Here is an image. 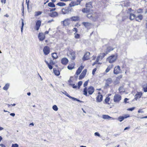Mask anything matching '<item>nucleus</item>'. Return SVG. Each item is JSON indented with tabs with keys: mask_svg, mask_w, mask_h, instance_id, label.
Returning a JSON list of instances; mask_svg holds the SVG:
<instances>
[{
	"mask_svg": "<svg viewBox=\"0 0 147 147\" xmlns=\"http://www.w3.org/2000/svg\"><path fill=\"white\" fill-rule=\"evenodd\" d=\"M94 91V89L93 87L90 86L88 89L87 90L86 87H85L84 90V94L87 95V91L89 94L91 95L92 94Z\"/></svg>",
	"mask_w": 147,
	"mask_h": 147,
	"instance_id": "nucleus-1",
	"label": "nucleus"
},
{
	"mask_svg": "<svg viewBox=\"0 0 147 147\" xmlns=\"http://www.w3.org/2000/svg\"><path fill=\"white\" fill-rule=\"evenodd\" d=\"M117 54L112 55L109 57L107 59V60L110 63L114 62L117 59Z\"/></svg>",
	"mask_w": 147,
	"mask_h": 147,
	"instance_id": "nucleus-2",
	"label": "nucleus"
},
{
	"mask_svg": "<svg viewBox=\"0 0 147 147\" xmlns=\"http://www.w3.org/2000/svg\"><path fill=\"white\" fill-rule=\"evenodd\" d=\"M86 8L83 9L82 11L83 13H88L90 11V9L92 7V3L90 2L87 3L86 4Z\"/></svg>",
	"mask_w": 147,
	"mask_h": 147,
	"instance_id": "nucleus-3",
	"label": "nucleus"
},
{
	"mask_svg": "<svg viewBox=\"0 0 147 147\" xmlns=\"http://www.w3.org/2000/svg\"><path fill=\"white\" fill-rule=\"evenodd\" d=\"M121 99V95L119 94H115L113 97V101L115 103H118L119 102Z\"/></svg>",
	"mask_w": 147,
	"mask_h": 147,
	"instance_id": "nucleus-4",
	"label": "nucleus"
},
{
	"mask_svg": "<svg viewBox=\"0 0 147 147\" xmlns=\"http://www.w3.org/2000/svg\"><path fill=\"white\" fill-rule=\"evenodd\" d=\"M67 55L70 57L72 60H74L75 58V54L74 51L71 50H68L67 53Z\"/></svg>",
	"mask_w": 147,
	"mask_h": 147,
	"instance_id": "nucleus-5",
	"label": "nucleus"
},
{
	"mask_svg": "<svg viewBox=\"0 0 147 147\" xmlns=\"http://www.w3.org/2000/svg\"><path fill=\"white\" fill-rule=\"evenodd\" d=\"M112 83L113 81L112 79L111 78H108L105 81V88H107L108 87L110 86Z\"/></svg>",
	"mask_w": 147,
	"mask_h": 147,
	"instance_id": "nucleus-6",
	"label": "nucleus"
},
{
	"mask_svg": "<svg viewBox=\"0 0 147 147\" xmlns=\"http://www.w3.org/2000/svg\"><path fill=\"white\" fill-rule=\"evenodd\" d=\"M113 72L116 74H117L121 72V69L119 66L115 67Z\"/></svg>",
	"mask_w": 147,
	"mask_h": 147,
	"instance_id": "nucleus-7",
	"label": "nucleus"
},
{
	"mask_svg": "<svg viewBox=\"0 0 147 147\" xmlns=\"http://www.w3.org/2000/svg\"><path fill=\"white\" fill-rule=\"evenodd\" d=\"M83 68L84 67L82 66H81L79 67L76 71V74L75 75L76 78L77 77V76L80 74L82 71V70L83 69Z\"/></svg>",
	"mask_w": 147,
	"mask_h": 147,
	"instance_id": "nucleus-8",
	"label": "nucleus"
},
{
	"mask_svg": "<svg viewBox=\"0 0 147 147\" xmlns=\"http://www.w3.org/2000/svg\"><path fill=\"white\" fill-rule=\"evenodd\" d=\"M38 37L39 40L42 41L45 39V34L42 33H39L38 35Z\"/></svg>",
	"mask_w": 147,
	"mask_h": 147,
	"instance_id": "nucleus-9",
	"label": "nucleus"
},
{
	"mask_svg": "<svg viewBox=\"0 0 147 147\" xmlns=\"http://www.w3.org/2000/svg\"><path fill=\"white\" fill-rule=\"evenodd\" d=\"M43 51L45 55H47L50 52L49 47L48 46L44 47L43 49Z\"/></svg>",
	"mask_w": 147,
	"mask_h": 147,
	"instance_id": "nucleus-10",
	"label": "nucleus"
},
{
	"mask_svg": "<svg viewBox=\"0 0 147 147\" xmlns=\"http://www.w3.org/2000/svg\"><path fill=\"white\" fill-rule=\"evenodd\" d=\"M63 93L65 94V95L68 96L69 98H71L73 100H76L78 102H81L80 100H79L78 99L76 98H75L74 97H71L68 94L66 91H65L64 92H63Z\"/></svg>",
	"mask_w": 147,
	"mask_h": 147,
	"instance_id": "nucleus-11",
	"label": "nucleus"
},
{
	"mask_svg": "<svg viewBox=\"0 0 147 147\" xmlns=\"http://www.w3.org/2000/svg\"><path fill=\"white\" fill-rule=\"evenodd\" d=\"M87 72L86 69L84 70L79 76V79L81 80L86 75Z\"/></svg>",
	"mask_w": 147,
	"mask_h": 147,
	"instance_id": "nucleus-12",
	"label": "nucleus"
},
{
	"mask_svg": "<svg viewBox=\"0 0 147 147\" xmlns=\"http://www.w3.org/2000/svg\"><path fill=\"white\" fill-rule=\"evenodd\" d=\"M41 21L40 20H38L36 24L35 29L37 30H38L41 25Z\"/></svg>",
	"mask_w": 147,
	"mask_h": 147,
	"instance_id": "nucleus-13",
	"label": "nucleus"
},
{
	"mask_svg": "<svg viewBox=\"0 0 147 147\" xmlns=\"http://www.w3.org/2000/svg\"><path fill=\"white\" fill-rule=\"evenodd\" d=\"M90 55V53L89 52H86L85 53L84 57L83 58V60L85 61L88 59L89 58Z\"/></svg>",
	"mask_w": 147,
	"mask_h": 147,
	"instance_id": "nucleus-14",
	"label": "nucleus"
},
{
	"mask_svg": "<svg viewBox=\"0 0 147 147\" xmlns=\"http://www.w3.org/2000/svg\"><path fill=\"white\" fill-rule=\"evenodd\" d=\"M142 95L141 92H137L135 96V99L137 100L138 98H140Z\"/></svg>",
	"mask_w": 147,
	"mask_h": 147,
	"instance_id": "nucleus-15",
	"label": "nucleus"
},
{
	"mask_svg": "<svg viewBox=\"0 0 147 147\" xmlns=\"http://www.w3.org/2000/svg\"><path fill=\"white\" fill-rule=\"evenodd\" d=\"M49 15L51 17L54 18L57 17L58 15V14L57 12L54 11L52 13H49Z\"/></svg>",
	"mask_w": 147,
	"mask_h": 147,
	"instance_id": "nucleus-16",
	"label": "nucleus"
},
{
	"mask_svg": "<svg viewBox=\"0 0 147 147\" xmlns=\"http://www.w3.org/2000/svg\"><path fill=\"white\" fill-rule=\"evenodd\" d=\"M68 62V60L66 58H63L61 60V63L63 65H65L67 64Z\"/></svg>",
	"mask_w": 147,
	"mask_h": 147,
	"instance_id": "nucleus-17",
	"label": "nucleus"
},
{
	"mask_svg": "<svg viewBox=\"0 0 147 147\" xmlns=\"http://www.w3.org/2000/svg\"><path fill=\"white\" fill-rule=\"evenodd\" d=\"M102 118L104 119H111L112 120H114L115 118L110 117V116L108 115H103L102 116Z\"/></svg>",
	"mask_w": 147,
	"mask_h": 147,
	"instance_id": "nucleus-18",
	"label": "nucleus"
},
{
	"mask_svg": "<svg viewBox=\"0 0 147 147\" xmlns=\"http://www.w3.org/2000/svg\"><path fill=\"white\" fill-rule=\"evenodd\" d=\"M103 96L102 95H98L96 97V101L98 102H101L102 100Z\"/></svg>",
	"mask_w": 147,
	"mask_h": 147,
	"instance_id": "nucleus-19",
	"label": "nucleus"
},
{
	"mask_svg": "<svg viewBox=\"0 0 147 147\" xmlns=\"http://www.w3.org/2000/svg\"><path fill=\"white\" fill-rule=\"evenodd\" d=\"M79 4V3H78V1H74L71 2L69 4V5L70 7H72L76 5H78Z\"/></svg>",
	"mask_w": 147,
	"mask_h": 147,
	"instance_id": "nucleus-20",
	"label": "nucleus"
},
{
	"mask_svg": "<svg viewBox=\"0 0 147 147\" xmlns=\"http://www.w3.org/2000/svg\"><path fill=\"white\" fill-rule=\"evenodd\" d=\"M64 26H66L69 25L70 23V20L69 19L65 20L63 21Z\"/></svg>",
	"mask_w": 147,
	"mask_h": 147,
	"instance_id": "nucleus-21",
	"label": "nucleus"
},
{
	"mask_svg": "<svg viewBox=\"0 0 147 147\" xmlns=\"http://www.w3.org/2000/svg\"><path fill=\"white\" fill-rule=\"evenodd\" d=\"M69 11V9L68 8H65L63 9L62 10V13L64 14L68 13Z\"/></svg>",
	"mask_w": 147,
	"mask_h": 147,
	"instance_id": "nucleus-22",
	"label": "nucleus"
},
{
	"mask_svg": "<svg viewBox=\"0 0 147 147\" xmlns=\"http://www.w3.org/2000/svg\"><path fill=\"white\" fill-rule=\"evenodd\" d=\"M83 24L87 28H90V26L92 25V24L89 22H84Z\"/></svg>",
	"mask_w": 147,
	"mask_h": 147,
	"instance_id": "nucleus-23",
	"label": "nucleus"
},
{
	"mask_svg": "<svg viewBox=\"0 0 147 147\" xmlns=\"http://www.w3.org/2000/svg\"><path fill=\"white\" fill-rule=\"evenodd\" d=\"M143 18V16L142 15L140 14L136 17V21L139 22L138 19L140 21Z\"/></svg>",
	"mask_w": 147,
	"mask_h": 147,
	"instance_id": "nucleus-24",
	"label": "nucleus"
},
{
	"mask_svg": "<svg viewBox=\"0 0 147 147\" xmlns=\"http://www.w3.org/2000/svg\"><path fill=\"white\" fill-rule=\"evenodd\" d=\"M136 17V16L134 14L132 13H130L129 19L130 20H133Z\"/></svg>",
	"mask_w": 147,
	"mask_h": 147,
	"instance_id": "nucleus-25",
	"label": "nucleus"
},
{
	"mask_svg": "<svg viewBox=\"0 0 147 147\" xmlns=\"http://www.w3.org/2000/svg\"><path fill=\"white\" fill-rule=\"evenodd\" d=\"M72 21H76L79 20V17L78 16H74L71 18Z\"/></svg>",
	"mask_w": 147,
	"mask_h": 147,
	"instance_id": "nucleus-26",
	"label": "nucleus"
},
{
	"mask_svg": "<svg viewBox=\"0 0 147 147\" xmlns=\"http://www.w3.org/2000/svg\"><path fill=\"white\" fill-rule=\"evenodd\" d=\"M113 66V65H112L109 66L105 70L106 73H107L109 72V71L112 68Z\"/></svg>",
	"mask_w": 147,
	"mask_h": 147,
	"instance_id": "nucleus-27",
	"label": "nucleus"
},
{
	"mask_svg": "<svg viewBox=\"0 0 147 147\" xmlns=\"http://www.w3.org/2000/svg\"><path fill=\"white\" fill-rule=\"evenodd\" d=\"M9 84H6L3 88V90H7L9 88Z\"/></svg>",
	"mask_w": 147,
	"mask_h": 147,
	"instance_id": "nucleus-28",
	"label": "nucleus"
},
{
	"mask_svg": "<svg viewBox=\"0 0 147 147\" xmlns=\"http://www.w3.org/2000/svg\"><path fill=\"white\" fill-rule=\"evenodd\" d=\"M53 72L57 76H58L60 75V72L58 70H55L53 69Z\"/></svg>",
	"mask_w": 147,
	"mask_h": 147,
	"instance_id": "nucleus-29",
	"label": "nucleus"
},
{
	"mask_svg": "<svg viewBox=\"0 0 147 147\" xmlns=\"http://www.w3.org/2000/svg\"><path fill=\"white\" fill-rule=\"evenodd\" d=\"M48 5L49 7H55V5L52 2H50L49 3Z\"/></svg>",
	"mask_w": 147,
	"mask_h": 147,
	"instance_id": "nucleus-30",
	"label": "nucleus"
},
{
	"mask_svg": "<svg viewBox=\"0 0 147 147\" xmlns=\"http://www.w3.org/2000/svg\"><path fill=\"white\" fill-rule=\"evenodd\" d=\"M110 98L109 97H107L105 99V102L108 105L110 104V103L109 102V101L110 100Z\"/></svg>",
	"mask_w": 147,
	"mask_h": 147,
	"instance_id": "nucleus-31",
	"label": "nucleus"
},
{
	"mask_svg": "<svg viewBox=\"0 0 147 147\" xmlns=\"http://www.w3.org/2000/svg\"><path fill=\"white\" fill-rule=\"evenodd\" d=\"M65 4L63 2H59L57 4V5L59 6H63L65 5Z\"/></svg>",
	"mask_w": 147,
	"mask_h": 147,
	"instance_id": "nucleus-32",
	"label": "nucleus"
},
{
	"mask_svg": "<svg viewBox=\"0 0 147 147\" xmlns=\"http://www.w3.org/2000/svg\"><path fill=\"white\" fill-rule=\"evenodd\" d=\"M73 77H71L70 78L69 80L68 81V82L69 83V85H70L71 83H73Z\"/></svg>",
	"mask_w": 147,
	"mask_h": 147,
	"instance_id": "nucleus-33",
	"label": "nucleus"
},
{
	"mask_svg": "<svg viewBox=\"0 0 147 147\" xmlns=\"http://www.w3.org/2000/svg\"><path fill=\"white\" fill-rule=\"evenodd\" d=\"M42 13V12L40 11H36L35 12V15L34 16L35 17L38 16L40 15H41Z\"/></svg>",
	"mask_w": 147,
	"mask_h": 147,
	"instance_id": "nucleus-34",
	"label": "nucleus"
},
{
	"mask_svg": "<svg viewBox=\"0 0 147 147\" xmlns=\"http://www.w3.org/2000/svg\"><path fill=\"white\" fill-rule=\"evenodd\" d=\"M53 62L51 63V62H50V63L48 64H47V65L48 66L49 68L50 69H52L53 68V67L52 66V65H53Z\"/></svg>",
	"mask_w": 147,
	"mask_h": 147,
	"instance_id": "nucleus-35",
	"label": "nucleus"
},
{
	"mask_svg": "<svg viewBox=\"0 0 147 147\" xmlns=\"http://www.w3.org/2000/svg\"><path fill=\"white\" fill-rule=\"evenodd\" d=\"M52 57L54 59H56L58 57L57 54L56 53H52Z\"/></svg>",
	"mask_w": 147,
	"mask_h": 147,
	"instance_id": "nucleus-36",
	"label": "nucleus"
},
{
	"mask_svg": "<svg viewBox=\"0 0 147 147\" xmlns=\"http://www.w3.org/2000/svg\"><path fill=\"white\" fill-rule=\"evenodd\" d=\"M103 58L101 55H100L96 59V62H98L99 60H102Z\"/></svg>",
	"mask_w": 147,
	"mask_h": 147,
	"instance_id": "nucleus-37",
	"label": "nucleus"
},
{
	"mask_svg": "<svg viewBox=\"0 0 147 147\" xmlns=\"http://www.w3.org/2000/svg\"><path fill=\"white\" fill-rule=\"evenodd\" d=\"M113 49L111 47H109L107 48V52L109 53L111 51H113Z\"/></svg>",
	"mask_w": 147,
	"mask_h": 147,
	"instance_id": "nucleus-38",
	"label": "nucleus"
},
{
	"mask_svg": "<svg viewBox=\"0 0 147 147\" xmlns=\"http://www.w3.org/2000/svg\"><path fill=\"white\" fill-rule=\"evenodd\" d=\"M92 15H92V14H88L87 15V16L88 18L91 19H93Z\"/></svg>",
	"mask_w": 147,
	"mask_h": 147,
	"instance_id": "nucleus-39",
	"label": "nucleus"
},
{
	"mask_svg": "<svg viewBox=\"0 0 147 147\" xmlns=\"http://www.w3.org/2000/svg\"><path fill=\"white\" fill-rule=\"evenodd\" d=\"M143 9H139L137 10V13H142L143 12Z\"/></svg>",
	"mask_w": 147,
	"mask_h": 147,
	"instance_id": "nucleus-40",
	"label": "nucleus"
},
{
	"mask_svg": "<svg viewBox=\"0 0 147 147\" xmlns=\"http://www.w3.org/2000/svg\"><path fill=\"white\" fill-rule=\"evenodd\" d=\"M22 26L21 28V32L22 33L23 32V27L24 26V23L23 22V19H22Z\"/></svg>",
	"mask_w": 147,
	"mask_h": 147,
	"instance_id": "nucleus-41",
	"label": "nucleus"
},
{
	"mask_svg": "<svg viewBox=\"0 0 147 147\" xmlns=\"http://www.w3.org/2000/svg\"><path fill=\"white\" fill-rule=\"evenodd\" d=\"M118 120L120 122H121L124 120V119L123 116H120L118 118Z\"/></svg>",
	"mask_w": 147,
	"mask_h": 147,
	"instance_id": "nucleus-42",
	"label": "nucleus"
},
{
	"mask_svg": "<svg viewBox=\"0 0 147 147\" xmlns=\"http://www.w3.org/2000/svg\"><path fill=\"white\" fill-rule=\"evenodd\" d=\"M53 109L55 111H57L58 110V108L57 106L56 105H54L53 107Z\"/></svg>",
	"mask_w": 147,
	"mask_h": 147,
	"instance_id": "nucleus-43",
	"label": "nucleus"
},
{
	"mask_svg": "<svg viewBox=\"0 0 147 147\" xmlns=\"http://www.w3.org/2000/svg\"><path fill=\"white\" fill-rule=\"evenodd\" d=\"M82 81L79 82L78 83V89L80 88V86L82 85Z\"/></svg>",
	"mask_w": 147,
	"mask_h": 147,
	"instance_id": "nucleus-44",
	"label": "nucleus"
},
{
	"mask_svg": "<svg viewBox=\"0 0 147 147\" xmlns=\"http://www.w3.org/2000/svg\"><path fill=\"white\" fill-rule=\"evenodd\" d=\"M70 85L72 86L73 88H77V86L75 85V84L74 83H70Z\"/></svg>",
	"mask_w": 147,
	"mask_h": 147,
	"instance_id": "nucleus-45",
	"label": "nucleus"
},
{
	"mask_svg": "<svg viewBox=\"0 0 147 147\" xmlns=\"http://www.w3.org/2000/svg\"><path fill=\"white\" fill-rule=\"evenodd\" d=\"M143 89L144 92H147V84H146V86H144L143 87Z\"/></svg>",
	"mask_w": 147,
	"mask_h": 147,
	"instance_id": "nucleus-46",
	"label": "nucleus"
},
{
	"mask_svg": "<svg viewBox=\"0 0 147 147\" xmlns=\"http://www.w3.org/2000/svg\"><path fill=\"white\" fill-rule=\"evenodd\" d=\"M88 80H87L84 83V87H85L86 86H87V85H88Z\"/></svg>",
	"mask_w": 147,
	"mask_h": 147,
	"instance_id": "nucleus-47",
	"label": "nucleus"
},
{
	"mask_svg": "<svg viewBox=\"0 0 147 147\" xmlns=\"http://www.w3.org/2000/svg\"><path fill=\"white\" fill-rule=\"evenodd\" d=\"M123 119H124L127 118L129 117L130 116L129 115L127 114L123 116Z\"/></svg>",
	"mask_w": 147,
	"mask_h": 147,
	"instance_id": "nucleus-48",
	"label": "nucleus"
},
{
	"mask_svg": "<svg viewBox=\"0 0 147 147\" xmlns=\"http://www.w3.org/2000/svg\"><path fill=\"white\" fill-rule=\"evenodd\" d=\"M108 52H107V51H106V53H102L101 54L102 55L101 56H102V58H103V57H104L108 53Z\"/></svg>",
	"mask_w": 147,
	"mask_h": 147,
	"instance_id": "nucleus-49",
	"label": "nucleus"
},
{
	"mask_svg": "<svg viewBox=\"0 0 147 147\" xmlns=\"http://www.w3.org/2000/svg\"><path fill=\"white\" fill-rule=\"evenodd\" d=\"M18 145L17 144H12L11 146V147H18Z\"/></svg>",
	"mask_w": 147,
	"mask_h": 147,
	"instance_id": "nucleus-50",
	"label": "nucleus"
},
{
	"mask_svg": "<svg viewBox=\"0 0 147 147\" xmlns=\"http://www.w3.org/2000/svg\"><path fill=\"white\" fill-rule=\"evenodd\" d=\"M75 37L76 38H79L80 37V35L78 34H76L75 35Z\"/></svg>",
	"mask_w": 147,
	"mask_h": 147,
	"instance_id": "nucleus-51",
	"label": "nucleus"
},
{
	"mask_svg": "<svg viewBox=\"0 0 147 147\" xmlns=\"http://www.w3.org/2000/svg\"><path fill=\"white\" fill-rule=\"evenodd\" d=\"M135 108V107H133L131 108H129L127 109V110L130 111H132Z\"/></svg>",
	"mask_w": 147,
	"mask_h": 147,
	"instance_id": "nucleus-52",
	"label": "nucleus"
},
{
	"mask_svg": "<svg viewBox=\"0 0 147 147\" xmlns=\"http://www.w3.org/2000/svg\"><path fill=\"white\" fill-rule=\"evenodd\" d=\"M96 68H94L92 70V74L93 75L95 74V72L96 71Z\"/></svg>",
	"mask_w": 147,
	"mask_h": 147,
	"instance_id": "nucleus-53",
	"label": "nucleus"
},
{
	"mask_svg": "<svg viewBox=\"0 0 147 147\" xmlns=\"http://www.w3.org/2000/svg\"><path fill=\"white\" fill-rule=\"evenodd\" d=\"M94 135L95 136H97L98 137H100V134L98 132H97L95 133Z\"/></svg>",
	"mask_w": 147,
	"mask_h": 147,
	"instance_id": "nucleus-54",
	"label": "nucleus"
},
{
	"mask_svg": "<svg viewBox=\"0 0 147 147\" xmlns=\"http://www.w3.org/2000/svg\"><path fill=\"white\" fill-rule=\"evenodd\" d=\"M67 68L69 70H71L73 69V67H71V65H68L67 66Z\"/></svg>",
	"mask_w": 147,
	"mask_h": 147,
	"instance_id": "nucleus-55",
	"label": "nucleus"
},
{
	"mask_svg": "<svg viewBox=\"0 0 147 147\" xmlns=\"http://www.w3.org/2000/svg\"><path fill=\"white\" fill-rule=\"evenodd\" d=\"M128 100V99L127 98H125L124 100V102L125 103H128V102H127V100Z\"/></svg>",
	"mask_w": 147,
	"mask_h": 147,
	"instance_id": "nucleus-56",
	"label": "nucleus"
},
{
	"mask_svg": "<svg viewBox=\"0 0 147 147\" xmlns=\"http://www.w3.org/2000/svg\"><path fill=\"white\" fill-rule=\"evenodd\" d=\"M0 147H6L5 145L3 144H0Z\"/></svg>",
	"mask_w": 147,
	"mask_h": 147,
	"instance_id": "nucleus-57",
	"label": "nucleus"
},
{
	"mask_svg": "<svg viewBox=\"0 0 147 147\" xmlns=\"http://www.w3.org/2000/svg\"><path fill=\"white\" fill-rule=\"evenodd\" d=\"M98 62H96V61L95 62H94V63H93V64H92V65H93V66H94V65L95 64H96V63L100 64V63H98Z\"/></svg>",
	"mask_w": 147,
	"mask_h": 147,
	"instance_id": "nucleus-58",
	"label": "nucleus"
},
{
	"mask_svg": "<svg viewBox=\"0 0 147 147\" xmlns=\"http://www.w3.org/2000/svg\"><path fill=\"white\" fill-rule=\"evenodd\" d=\"M10 115L11 116H12L13 117H14L15 115L14 113H11L10 114Z\"/></svg>",
	"mask_w": 147,
	"mask_h": 147,
	"instance_id": "nucleus-59",
	"label": "nucleus"
},
{
	"mask_svg": "<svg viewBox=\"0 0 147 147\" xmlns=\"http://www.w3.org/2000/svg\"><path fill=\"white\" fill-rule=\"evenodd\" d=\"M6 0H1V2L2 3H4V4H5L6 3Z\"/></svg>",
	"mask_w": 147,
	"mask_h": 147,
	"instance_id": "nucleus-60",
	"label": "nucleus"
},
{
	"mask_svg": "<svg viewBox=\"0 0 147 147\" xmlns=\"http://www.w3.org/2000/svg\"><path fill=\"white\" fill-rule=\"evenodd\" d=\"M54 21V20L53 19H52L51 20H49V21H48L47 22V23H50L51 22H53Z\"/></svg>",
	"mask_w": 147,
	"mask_h": 147,
	"instance_id": "nucleus-61",
	"label": "nucleus"
},
{
	"mask_svg": "<svg viewBox=\"0 0 147 147\" xmlns=\"http://www.w3.org/2000/svg\"><path fill=\"white\" fill-rule=\"evenodd\" d=\"M138 113H143V112L142 111V109H141V110L140 109V110H139L138 111Z\"/></svg>",
	"mask_w": 147,
	"mask_h": 147,
	"instance_id": "nucleus-62",
	"label": "nucleus"
},
{
	"mask_svg": "<svg viewBox=\"0 0 147 147\" xmlns=\"http://www.w3.org/2000/svg\"><path fill=\"white\" fill-rule=\"evenodd\" d=\"M73 30L76 31V33L77 32V30L76 28H74L73 29Z\"/></svg>",
	"mask_w": 147,
	"mask_h": 147,
	"instance_id": "nucleus-63",
	"label": "nucleus"
},
{
	"mask_svg": "<svg viewBox=\"0 0 147 147\" xmlns=\"http://www.w3.org/2000/svg\"><path fill=\"white\" fill-rule=\"evenodd\" d=\"M56 9V8H53L51 9V10H50V11H55Z\"/></svg>",
	"mask_w": 147,
	"mask_h": 147,
	"instance_id": "nucleus-64",
	"label": "nucleus"
}]
</instances>
